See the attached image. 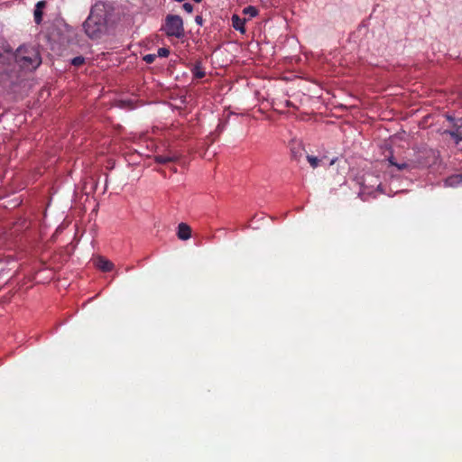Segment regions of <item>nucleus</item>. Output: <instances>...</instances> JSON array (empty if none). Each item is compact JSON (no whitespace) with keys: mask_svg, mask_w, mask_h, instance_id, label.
<instances>
[{"mask_svg":"<svg viewBox=\"0 0 462 462\" xmlns=\"http://www.w3.org/2000/svg\"><path fill=\"white\" fill-rule=\"evenodd\" d=\"M13 55L10 69L14 68L19 72V81L23 79V72H32L42 64L40 52L33 46L22 45Z\"/></svg>","mask_w":462,"mask_h":462,"instance_id":"1","label":"nucleus"},{"mask_svg":"<svg viewBox=\"0 0 462 462\" xmlns=\"http://www.w3.org/2000/svg\"><path fill=\"white\" fill-rule=\"evenodd\" d=\"M107 12L104 3H96L83 23L86 34L92 40L100 39L106 31Z\"/></svg>","mask_w":462,"mask_h":462,"instance_id":"2","label":"nucleus"},{"mask_svg":"<svg viewBox=\"0 0 462 462\" xmlns=\"http://www.w3.org/2000/svg\"><path fill=\"white\" fill-rule=\"evenodd\" d=\"M13 51L4 37L0 36V77L1 80L8 81L11 85L19 83L20 75L14 68L10 69L13 60Z\"/></svg>","mask_w":462,"mask_h":462,"instance_id":"3","label":"nucleus"},{"mask_svg":"<svg viewBox=\"0 0 462 462\" xmlns=\"http://www.w3.org/2000/svg\"><path fill=\"white\" fill-rule=\"evenodd\" d=\"M163 30L168 36L180 38L184 35L183 21L180 15L168 14Z\"/></svg>","mask_w":462,"mask_h":462,"instance_id":"4","label":"nucleus"},{"mask_svg":"<svg viewBox=\"0 0 462 462\" xmlns=\"http://www.w3.org/2000/svg\"><path fill=\"white\" fill-rule=\"evenodd\" d=\"M291 158L295 161H300L304 153V148L300 142L292 141L290 144Z\"/></svg>","mask_w":462,"mask_h":462,"instance_id":"5","label":"nucleus"},{"mask_svg":"<svg viewBox=\"0 0 462 462\" xmlns=\"http://www.w3.org/2000/svg\"><path fill=\"white\" fill-rule=\"evenodd\" d=\"M178 238L180 240H188L191 236V228L186 223H180L178 226L177 232Z\"/></svg>","mask_w":462,"mask_h":462,"instance_id":"6","label":"nucleus"},{"mask_svg":"<svg viewBox=\"0 0 462 462\" xmlns=\"http://www.w3.org/2000/svg\"><path fill=\"white\" fill-rule=\"evenodd\" d=\"M96 265L98 269H100L103 272H110L114 268V263L102 256L97 259Z\"/></svg>","mask_w":462,"mask_h":462,"instance_id":"7","label":"nucleus"},{"mask_svg":"<svg viewBox=\"0 0 462 462\" xmlns=\"http://www.w3.org/2000/svg\"><path fill=\"white\" fill-rule=\"evenodd\" d=\"M46 5L45 1H39L34 9V21L40 24L42 20V8Z\"/></svg>","mask_w":462,"mask_h":462,"instance_id":"8","label":"nucleus"},{"mask_svg":"<svg viewBox=\"0 0 462 462\" xmlns=\"http://www.w3.org/2000/svg\"><path fill=\"white\" fill-rule=\"evenodd\" d=\"M191 72L195 79H202L205 77L206 73L202 68V63L200 60H197L191 69Z\"/></svg>","mask_w":462,"mask_h":462,"instance_id":"9","label":"nucleus"},{"mask_svg":"<svg viewBox=\"0 0 462 462\" xmlns=\"http://www.w3.org/2000/svg\"><path fill=\"white\" fill-rule=\"evenodd\" d=\"M245 19L240 18L237 14H234L232 16V25L233 27L241 32H245Z\"/></svg>","mask_w":462,"mask_h":462,"instance_id":"10","label":"nucleus"},{"mask_svg":"<svg viewBox=\"0 0 462 462\" xmlns=\"http://www.w3.org/2000/svg\"><path fill=\"white\" fill-rule=\"evenodd\" d=\"M177 160L176 156H171L168 154H160L155 156V162L161 164H166L171 162Z\"/></svg>","mask_w":462,"mask_h":462,"instance_id":"11","label":"nucleus"},{"mask_svg":"<svg viewBox=\"0 0 462 462\" xmlns=\"http://www.w3.org/2000/svg\"><path fill=\"white\" fill-rule=\"evenodd\" d=\"M456 130L448 131V134L456 140L457 143L462 140V131H459V128L462 125L454 124Z\"/></svg>","mask_w":462,"mask_h":462,"instance_id":"12","label":"nucleus"},{"mask_svg":"<svg viewBox=\"0 0 462 462\" xmlns=\"http://www.w3.org/2000/svg\"><path fill=\"white\" fill-rule=\"evenodd\" d=\"M389 162L391 163V165L395 166L400 171L411 168L410 164H408L407 162H396L393 157L389 158Z\"/></svg>","mask_w":462,"mask_h":462,"instance_id":"13","label":"nucleus"},{"mask_svg":"<svg viewBox=\"0 0 462 462\" xmlns=\"http://www.w3.org/2000/svg\"><path fill=\"white\" fill-rule=\"evenodd\" d=\"M307 160L312 168H317L319 163V159L316 156L307 155Z\"/></svg>","mask_w":462,"mask_h":462,"instance_id":"14","label":"nucleus"},{"mask_svg":"<svg viewBox=\"0 0 462 462\" xmlns=\"http://www.w3.org/2000/svg\"><path fill=\"white\" fill-rule=\"evenodd\" d=\"M244 14H248L251 17H254L257 15L258 11L254 6H247L244 9Z\"/></svg>","mask_w":462,"mask_h":462,"instance_id":"15","label":"nucleus"},{"mask_svg":"<svg viewBox=\"0 0 462 462\" xmlns=\"http://www.w3.org/2000/svg\"><path fill=\"white\" fill-rule=\"evenodd\" d=\"M85 63V58L82 56L75 57L71 60V64L75 67H79Z\"/></svg>","mask_w":462,"mask_h":462,"instance_id":"16","label":"nucleus"},{"mask_svg":"<svg viewBox=\"0 0 462 462\" xmlns=\"http://www.w3.org/2000/svg\"><path fill=\"white\" fill-rule=\"evenodd\" d=\"M170 54V50L168 48H160L157 51L156 57L166 58Z\"/></svg>","mask_w":462,"mask_h":462,"instance_id":"17","label":"nucleus"},{"mask_svg":"<svg viewBox=\"0 0 462 462\" xmlns=\"http://www.w3.org/2000/svg\"><path fill=\"white\" fill-rule=\"evenodd\" d=\"M156 59V54H146L143 56V60L147 63V64H152Z\"/></svg>","mask_w":462,"mask_h":462,"instance_id":"18","label":"nucleus"},{"mask_svg":"<svg viewBox=\"0 0 462 462\" xmlns=\"http://www.w3.org/2000/svg\"><path fill=\"white\" fill-rule=\"evenodd\" d=\"M216 140V137H215V134L213 133L209 134L206 139H205V143L209 146L210 144H212Z\"/></svg>","mask_w":462,"mask_h":462,"instance_id":"19","label":"nucleus"},{"mask_svg":"<svg viewBox=\"0 0 462 462\" xmlns=\"http://www.w3.org/2000/svg\"><path fill=\"white\" fill-rule=\"evenodd\" d=\"M183 9L187 12V13H191L192 10H193V5L189 3H185L183 5H182Z\"/></svg>","mask_w":462,"mask_h":462,"instance_id":"20","label":"nucleus"},{"mask_svg":"<svg viewBox=\"0 0 462 462\" xmlns=\"http://www.w3.org/2000/svg\"><path fill=\"white\" fill-rule=\"evenodd\" d=\"M195 22L197 23V24L202 26L203 25V18H202V16L197 15L196 18H195Z\"/></svg>","mask_w":462,"mask_h":462,"instance_id":"21","label":"nucleus"},{"mask_svg":"<svg viewBox=\"0 0 462 462\" xmlns=\"http://www.w3.org/2000/svg\"><path fill=\"white\" fill-rule=\"evenodd\" d=\"M196 3H200L202 0H194Z\"/></svg>","mask_w":462,"mask_h":462,"instance_id":"22","label":"nucleus"},{"mask_svg":"<svg viewBox=\"0 0 462 462\" xmlns=\"http://www.w3.org/2000/svg\"><path fill=\"white\" fill-rule=\"evenodd\" d=\"M459 122H461V119L457 120V123H456V124H457V125H458V123H459Z\"/></svg>","mask_w":462,"mask_h":462,"instance_id":"23","label":"nucleus"},{"mask_svg":"<svg viewBox=\"0 0 462 462\" xmlns=\"http://www.w3.org/2000/svg\"><path fill=\"white\" fill-rule=\"evenodd\" d=\"M459 122H461V119L457 120V123H456V124H457V125H458V123H459Z\"/></svg>","mask_w":462,"mask_h":462,"instance_id":"24","label":"nucleus"},{"mask_svg":"<svg viewBox=\"0 0 462 462\" xmlns=\"http://www.w3.org/2000/svg\"><path fill=\"white\" fill-rule=\"evenodd\" d=\"M176 2H182L183 0H175Z\"/></svg>","mask_w":462,"mask_h":462,"instance_id":"25","label":"nucleus"}]
</instances>
